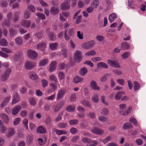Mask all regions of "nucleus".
Masks as SVG:
<instances>
[{
  "label": "nucleus",
  "instance_id": "nucleus-1",
  "mask_svg": "<svg viewBox=\"0 0 146 146\" xmlns=\"http://www.w3.org/2000/svg\"><path fill=\"white\" fill-rule=\"evenodd\" d=\"M95 43V41L94 40H92L83 43L82 46L83 48L85 49H89L92 48L94 46Z\"/></svg>",
  "mask_w": 146,
  "mask_h": 146
},
{
  "label": "nucleus",
  "instance_id": "nucleus-2",
  "mask_svg": "<svg viewBox=\"0 0 146 146\" xmlns=\"http://www.w3.org/2000/svg\"><path fill=\"white\" fill-rule=\"evenodd\" d=\"M27 54L28 57L32 60L36 59L38 56L35 51L31 50H29L27 51Z\"/></svg>",
  "mask_w": 146,
  "mask_h": 146
},
{
  "label": "nucleus",
  "instance_id": "nucleus-3",
  "mask_svg": "<svg viewBox=\"0 0 146 146\" xmlns=\"http://www.w3.org/2000/svg\"><path fill=\"white\" fill-rule=\"evenodd\" d=\"M11 72L12 71L11 69L9 68L7 69L6 70L4 74L1 77V80L3 81L7 80L11 74Z\"/></svg>",
  "mask_w": 146,
  "mask_h": 146
},
{
  "label": "nucleus",
  "instance_id": "nucleus-4",
  "mask_svg": "<svg viewBox=\"0 0 146 146\" xmlns=\"http://www.w3.org/2000/svg\"><path fill=\"white\" fill-rule=\"evenodd\" d=\"M82 57L81 51L78 50L76 51L74 54V59L76 62H79L82 60Z\"/></svg>",
  "mask_w": 146,
  "mask_h": 146
},
{
  "label": "nucleus",
  "instance_id": "nucleus-5",
  "mask_svg": "<svg viewBox=\"0 0 146 146\" xmlns=\"http://www.w3.org/2000/svg\"><path fill=\"white\" fill-rule=\"evenodd\" d=\"M35 66V64L34 62L31 61H27L25 64V68L27 70H30L34 68Z\"/></svg>",
  "mask_w": 146,
  "mask_h": 146
},
{
  "label": "nucleus",
  "instance_id": "nucleus-6",
  "mask_svg": "<svg viewBox=\"0 0 146 146\" xmlns=\"http://www.w3.org/2000/svg\"><path fill=\"white\" fill-rule=\"evenodd\" d=\"M20 100V98L18 93L15 92H14L13 95V100L12 102V104H14Z\"/></svg>",
  "mask_w": 146,
  "mask_h": 146
},
{
  "label": "nucleus",
  "instance_id": "nucleus-7",
  "mask_svg": "<svg viewBox=\"0 0 146 146\" xmlns=\"http://www.w3.org/2000/svg\"><path fill=\"white\" fill-rule=\"evenodd\" d=\"M108 63L111 66L116 68L120 67V66L119 65L118 62L116 61L108 60Z\"/></svg>",
  "mask_w": 146,
  "mask_h": 146
},
{
  "label": "nucleus",
  "instance_id": "nucleus-8",
  "mask_svg": "<svg viewBox=\"0 0 146 146\" xmlns=\"http://www.w3.org/2000/svg\"><path fill=\"white\" fill-rule=\"evenodd\" d=\"M91 131L93 133L98 135L102 134L104 131L103 130L97 127H94L92 129Z\"/></svg>",
  "mask_w": 146,
  "mask_h": 146
},
{
  "label": "nucleus",
  "instance_id": "nucleus-9",
  "mask_svg": "<svg viewBox=\"0 0 146 146\" xmlns=\"http://www.w3.org/2000/svg\"><path fill=\"white\" fill-rule=\"evenodd\" d=\"M90 86L91 88L95 90H99L100 89V87L97 85L96 82L94 80H92L90 84Z\"/></svg>",
  "mask_w": 146,
  "mask_h": 146
},
{
  "label": "nucleus",
  "instance_id": "nucleus-10",
  "mask_svg": "<svg viewBox=\"0 0 146 146\" xmlns=\"http://www.w3.org/2000/svg\"><path fill=\"white\" fill-rule=\"evenodd\" d=\"M59 11L58 7L55 6H53L50 9V13L53 15H55L58 14Z\"/></svg>",
  "mask_w": 146,
  "mask_h": 146
},
{
  "label": "nucleus",
  "instance_id": "nucleus-11",
  "mask_svg": "<svg viewBox=\"0 0 146 146\" xmlns=\"http://www.w3.org/2000/svg\"><path fill=\"white\" fill-rule=\"evenodd\" d=\"M37 132L40 134H45L46 133V128L43 126H39L37 128Z\"/></svg>",
  "mask_w": 146,
  "mask_h": 146
},
{
  "label": "nucleus",
  "instance_id": "nucleus-12",
  "mask_svg": "<svg viewBox=\"0 0 146 146\" xmlns=\"http://www.w3.org/2000/svg\"><path fill=\"white\" fill-rule=\"evenodd\" d=\"M21 107L20 105H18L14 108L12 110L13 115H16L21 110Z\"/></svg>",
  "mask_w": 146,
  "mask_h": 146
},
{
  "label": "nucleus",
  "instance_id": "nucleus-13",
  "mask_svg": "<svg viewBox=\"0 0 146 146\" xmlns=\"http://www.w3.org/2000/svg\"><path fill=\"white\" fill-rule=\"evenodd\" d=\"M66 90L64 89H62L60 90L58 92L57 94V100H60L64 96Z\"/></svg>",
  "mask_w": 146,
  "mask_h": 146
},
{
  "label": "nucleus",
  "instance_id": "nucleus-14",
  "mask_svg": "<svg viewBox=\"0 0 146 146\" xmlns=\"http://www.w3.org/2000/svg\"><path fill=\"white\" fill-rule=\"evenodd\" d=\"M0 117L5 123L6 124L8 123L9 119L7 115L3 113H1L0 114Z\"/></svg>",
  "mask_w": 146,
  "mask_h": 146
},
{
  "label": "nucleus",
  "instance_id": "nucleus-15",
  "mask_svg": "<svg viewBox=\"0 0 146 146\" xmlns=\"http://www.w3.org/2000/svg\"><path fill=\"white\" fill-rule=\"evenodd\" d=\"M31 23L30 21L23 20L22 21L21 23V24L22 26L24 27L29 28L30 27Z\"/></svg>",
  "mask_w": 146,
  "mask_h": 146
},
{
  "label": "nucleus",
  "instance_id": "nucleus-16",
  "mask_svg": "<svg viewBox=\"0 0 146 146\" xmlns=\"http://www.w3.org/2000/svg\"><path fill=\"white\" fill-rule=\"evenodd\" d=\"M121 49L123 50H128L130 46V45L126 42H123L121 44Z\"/></svg>",
  "mask_w": 146,
  "mask_h": 146
},
{
  "label": "nucleus",
  "instance_id": "nucleus-17",
  "mask_svg": "<svg viewBox=\"0 0 146 146\" xmlns=\"http://www.w3.org/2000/svg\"><path fill=\"white\" fill-rule=\"evenodd\" d=\"M70 7L69 4L67 2H63L61 6V9L63 10H67Z\"/></svg>",
  "mask_w": 146,
  "mask_h": 146
},
{
  "label": "nucleus",
  "instance_id": "nucleus-18",
  "mask_svg": "<svg viewBox=\"0 0 146 146\" xmlns=\"http://www.w3.org/2000/svg\"><path fill=\"white\" fill-rule=\"evenodd\" d=\"M33 139V136L32 135H28L26 137V142L27 144L28 145H30L32 143Z\"/></svg>",
  "mask_w": 146,
  "mask_h": 146
},
{
  "label": "nucleus",
  "instance_id": "nucleus-19",
  "mask_svg": "<svg viewBox=\"0 0 146 146\" xmlns=\"http://www.w3.org/2000/svg\"><path fill=\"white\" fill-rule=\"evenodd\" d=\"M46 47V44L44 42H42L38 44L37 48L39 49L42 50L44 49Z\"/></svg>",
  "mask_w": 146,
  "mask_h": 146
},
{
  "label": "nucleus",
  "instance_id": "nucleus-20",
  "mask_svg": "<svg viewBox=\"0 0 146 146\" xmlns=\"http://www.w3.org/2000/svg\"><path fill=\"white\" fill-rule=\"evenodd\" d=\"M117 17V15L115 13H113L110 14L109 17V20L110 22L111 23H112L114 21L115 19Z\"/></svg>",
  "mask_w": 146,
  "mask_h": 146
},
{
  "label": "nucleus",
  "instance_id": "nucleus-21",
  "mask_svg": "<svg viewBox=\"0 0 146 146\" xmlns=\"http://www.w3.org/2000/svg\"><path fill=\"white\" fill-rule=\"evenodd\" d=\"M23 56V54L22 52L21 51H20L15 54L14 56V58L16 61H17L19 59L21 58Z\"/></svg>",
  "mask_w": 146,
  "mask_h": 146
},
{
  "label": "nucleus",
  "instance_id": "nucleus-22",
  "mask_svg": "<svg viewBox=\"0 0 146 146\" xmlns=\"http://www.w3.org/2000/svg\"><path fill=\"white\" fill-rule=\"evenodd\" d=\"M7 0H0V6L2 8H5L8 5Z\"/></svg>",
  "mask_w": 146,
  "mask_h": 146
},
{
  "label": "nucleus",
  "instance_id": "nucleus-23",
  "mask_svg": "<svg viewBox=\"0 0 146 146\" xmlns=\"http://www.w3.org/2000/svg\"><path fill=\"white\" fill-rule=\"evenodd\" d=\"M124 94V92L122 91L117 92L115 95V98L116 100H119L122 96V95Z\"/></svg>",
  "mask_w": 146,
  "mask_h": 146
},
{
  "label": "nucleus",
  "instance_id": "nucleus-24",
  "mask_svg": "<svg viewBox=\"0 0 146 146\" xmlns=\"http://www.w3.org/2000/svg\"><path fill=\"white\" fill-rule=\"evenodd\" d=\"M48 37L50 40L51 41H54L56 38V35L52 32H49Z\"/></svg>",
  "mask_w": 146,
  "mask_h": 146
},
{
  "label": "nucleus",
  "instance_id": "nucleus-25",
  "mask_svg": "<svg viewBox=\"0 0 146 146\" xmlns=\"http://www.w3.org/2000/svg\"><path fill=\"white\" fill-rule=\"evenodd\" d=\"M15 133V131L14 129L12 128H10L7 135V136L8 137H10L13 136Z\"/></svg>",
  "mask_w": 146,
  "mask_h": 146
},
{
  "label": "nucleus",
  "instance_id": "nucleus-26",
  "mask_svg": "<svg viewBox=\"0 0 146 146\" xmlns=\"http://www.w3.org/2000/svg\"><path fill=\"white\" fill-rule=\"evenodd\" d=\"M10 99V98L8 97L4 99V100L2 102L1 106V108H2L4 107L6 104L9 102Z\"/></svg>",
  "mask_w": 146,
  "mask_h": 146
},
{
  "label": "nucleus",
  "instance_id": "nucleus-27",
  "mask_svg": "<svg viewBox=\"0 0 146 146\" xmlns=\"http://www.w3.org/2000/svg\"><path fill=\"white\" fill-rule=\"evenodd\" d=\"M98 67H102L104 68L107 69L108 68V65L106 63L102 62H99L97 64Z\"/></svg>",
  "mask_w": 146,
  "mask_h": 146
},
{
  "label": "nucleus",
  "instance_id": "nucleus-28",
  "mask_svg": "<svg viewBox=\"0 0 146 146\" xmlns=\"http://www.w3.org/2000/svg\"><path fill=\"white\" fill-rule=\"evenodd\" d=\"M56 61H53L51 63L50 65L49 71L52 72L55 69L56 66Z\"/></svg>",
  "mask_w": 146,
  "mask_h": 146
},
{
  "label": "nucleus",
  "instance_id": "nucleus-29",
  "mask_svg": "<svg viewBox=\"0 0 146 146\" xmlns=\"http://www.w3.org/2000/svg\"><path fill=\"white\" fill-rule=\"evenodd\" d=\"M83 80V78H81L78 76H77L74 79L73 82L75 83H77L82 81Z\"/></svg>",
  "mask_w": 146,
  "mask_h": 146
},
{
  "label": "nucleus",
  "instance_id": "nucleus-30",
  "mask_svg": "<svg viewBox=\"0 0 146 146\" xmlns=\"http://www.w3.org/2000/svg\"><path fill=\"white\" fill-rule=\"evenodd\" d=\"M87 70L85 67H83L79 71V73L82 76H84L87 72Z\"/></svg>",
  "mask_w": 146,
  "mask_h": 146
},
{
  "label": "nucleus",
  "instance_id": "nucleus-31",
  "mask_svg": "<svg viewBox=\"0 0 146 146\" xmlns=\"http://www.w3.org/2000/svg\"><path fill=\"white\" fill-rule=\"evenodd\" d=\"M99 4L98 0H94L91 3V5L94 8H96Z\"/></svg>",
  "mask_w": 146,
  "mask_h": 146
},
{
  "label": "nucleus",
  "instance_id": "nucleus-32",
  "mask_svg": "<svg viewBox=\"0 0 146 146\" xmlns=\"http://www.w3.org/2000/svg\"><path fill=\"white\" fill-rule=\"evenodd\" d=\"M110 74H106L102 76L100 78V81L101 82H104L106 81L108 77L110 76Z\"/></svg>",
  "mask_w": 146,
  "mask_h": 146
},
{
  "label": "nucleus",
  "instance_id": "nucleus-33",
  "mask_svg": "<svg viewBox=\"0 0 146 146\" xmlns=\"http://www.w3.org/2000/svg\"><path fill=\"white\" fill-rule=\"evenodd\" d=\"M133 127L132 125L129 123H125L123 125V128L124 129H127Z\"/></svg>",
  "mask_w": 146,
  "mask_h": 146
},
{
  "label": "nucleus",
  "instance_id": "nucleus-34",
  "mask_svg": "<svg viewBox=\"0 0 146 146\" xmlns=\"http://www.w3.org/2000/svg\"><path fill=\"white\" fill-rule=\"evenodd\" d=\"M3 122L0 120V128L1 129V133H4L6 131L7 128L3 124Z\"/></svg>",
  "mask_w": 146,
  "mask_h": 146
},
{
  "label": "nucleus",
  "instance_id": "nucleus-35",
  "mask_svg": "<svg viewBox=\"0 0 146 146\" xmlns=\"http://www.w3.org/2000/svg\"><path fill=\"white\" fill-rule=\"evenodd\" d=\"M9 31L10 36L11 37L13 36L17 33L16 30L12 28H10L9 29Z\"/></svg>",
  "mask_w": 146,
  "mask_h": 146
},
{
  "label": "nucleus",
  "instance_id": "nucleus-36",
  "mask_svg": "<svg viewBox=\"0 0 146 146\" xmlns=\"http://www.w3.org/2000/svg\"><path fill=\"white\" fill-rule=\"evenodd\" d=\"M134 86L133 87V88L135 91L139 90L140 88V85L137 81H135L133 82Z\"/></svg>",
  "mask_w": 146,
  "mask_h": 146
},
{
  "label": "nucleus",
  "instance_id": "nucleus-37",
  "mask_svg": "<svg viewBox=\"0 0 146 146\" xmlns=\"http://www.w3.org/2000/svg\"><path fill=\"white\" fill-rule=\"evenodd\" d=\"M75 108L74 106L69 105L66 107V110L69 112H72L74 111Z\"/></svg>",
  "mask_w": 146,
  "mask_h": 146
},
{
  "label": "nucleus",
  "instance_id": "nucleus-38",
  "mask_svg": "<svg viewBox=\"0 0 146 146\" xmlns=\"http://www.w3.org/2000/svg\"><path fill=\"white\" fill-rule=\"evenodd\" d=\"M15 40L16 43L19 45H21L23 43L22 39L20 37L16 38L15 39Z\"/></svg>",
  "mask_w": 146,
  "mask_h": 146
},
{
  "label": "nucleus",
  "instance_id": "nucleus-39",
  "mask_svg": "<svg viewBox=\"0 0 146 146\" xmlns=\"http://www.w3.org/2000/svg\"><path fill=\"white\" fill-rule=\"evenodd\" d=\"M58 45V44L57 43L51 44L50 45V48L52 50H54L57 48Z\"/></svg>",
  "mask_w": 146,
  "mask_h": 146
},
{
  "label": "nucleus",
  "instance_id": "nucleus-40",
  "mask_svg": "<svg viewBox=\"0 0 146 146\" xmlns=\"http://www.w3.org/2000/svg\"><path fill=\"white\" fill-rule=\"evenodd\" d=\"M81 103L84 106L88 107H90L91 106V105L90 104V102L86 100H84L82 101Z\"/></svg>",
  "mask_w": 146,
  "mask_h": 146
},
{
  "label": "nucleus",
  "instance_id": "nucleus-41",
  "mask_svg": "<svg viewBox=\"0 0 146 146\" xmlns=\"http://www.w3.org/2000/svg\"><path fill=\"white\" fill-rule=\"evenodd\" d=\"M130 55L129 52H125L121 55L122 57L124 59H126Z\"/></svg>",
  "mask_w": 146,
  "mask_h": 146
},
{
  "label": "nucleus",
  "instance_id": "nucleus-42",
  "mask_svg": "<svg viewBox=\"0 0 146 146\" xmlns=\"http://www.w3.org/2000/svg\"><path fill=\"white\" fill-rule=\"evenodd\" d=\"M42 86L43 88L46 87L48 84V82L44 79L42 80L41 81Z\"/></svg>",
  "mask_w": 146,
  "mask_h": 146
},
{
  "label": "nucleus",
  "instance_id": "nucleus-43",
  "mask_svg": "<svg viewBox=\"0 0 146 146\" xmlns=\"http://www.w3.org/2000/svg\"><path fill=\"white\" fill-rule=\"evenodd\" d=\"M92 100L94 102H97L99 100L98 96L97 95H95L93 96L92 97Z\"/></svg>",
  "mask_w": 146,
  "mask_h": 146
},
{
  "label": "nucleus",
  "instance_id": "nucleus-44",
  "mask_svg": "<svg viewBox=\"0 0 146 146\" xmlns=\"http://www.w3.org/2000/svg\"><path fill=\"white\" fill-rule=\"evenodd\" d=\"M98 119L101 122H104L106 121L107 118L105 117L100 116L98 117Z\"/></svg>",
  "mask_w": 146,
  "mask_h": 146
},
{
  "label": "nucleus",
  "instance_id": "nucleus-45",
  "mask_svg": "<svg viewBox=\"0 0 146 146\" xmlns=\"http://www.w3.org/2000/svg\"><path fill=\"white\" fill-rule=\"evenodd\" d=\"M108 112L109 111L107 109L104 108L102 110L101 114L102 115H107L108 114Z\"/></svg>",
  "mask_w": 146,
  "mask_h": 146
},
{
  "label": "nucleus",
  "instance_id": "nucleus-46",
  "mask_svg": "<svg viewBox=\"0 0 146 146\" xmlns=\"http://www.w3.org/2000/svg\"><path fill=\"white\" fill-rule=\"evenodd\" d=\"M96 54V52L94 50H92L88 51L85 53V55L87 56H93Z\"/></svg>",
  "mask_w": 146,
  "mask_h": 146
},
{
  "label": "nucleus",
  "instance_id": "nucleus-47",
  "mask_svg": "<svg viewBox=\"0 0 146 146\" xmlns=\"http://www.w3.org/2000/svg\"><path fill=\"white\" fill-rule=\"evenodd\" d=\"M48 60L47 59H44L43 60H41L39 63L40 66H44L46 64Z\"/></svg>",
  "mask_w": 146,
  "mask_h": 146
},
{
  "label": "nucleus",
  "instance_id": "nucleus-48",
  "mask_svg": "<svg viewBox=\"0 0 146 146\" xmlns=\"http://www.w3.org/2000/svg\"><path fill=\"white\" fill-rule=\"evenodd\" d=\"M36 15L40 19H42V20H44L45 19V17L44 15L42 13H37Z\"/></svg>",
  "mask_w": 146,
  "mask_h": 146
},
{
  "label": "nucleus",
  "instance_id": "nucleus-49",
  "mask_svg": "<svg viewBox=\"0 0 146 146\" xmlns=\"http://www.w3.org/2000/svg\"><path fill=\"white\" fill-rule=\"evenodd\" d=\"M7 44V41L5 39L3 38L0 40V45L3 46H6Z\"/></svg>",
  "mask_w": 146,
  "mask_h": 146
},
{
  "label": "nucleus",
  "instance_id": "nucleus-50",
  "mask_svg": "<svg viewBox=\"0 0 146 146\" xmlns=\"http://www.w3.org/2000/svg\"><path fill=\"white\" fill-rule=\"evenodd\" d=\"M10 21L8 19L5 21L2 24L3 25L7 27H9L10 25Z\"/></svg>",
  "mask_w": 146,
  "mask_h": 146
},
{
  "label": "nucleus",
  "instance_id": "nucleus-51",
  "mask_svg": "<svg viewBox=\"0 0 146 146\" xmlns=\"http://www.w3.org/2000/svg\"><path fill=\"white\" fill-rule=\"evenodd\" d=\"M30 103L31 105L34 106L36 103V100L33 98H31L30 99Z\"/></svg>",
  "mask_w": 146,
  "mask_h": 146
},
{
  "label": "nucleus",
  "instance_id": "nucleus-52",
  "mask_svg": "<svg viewBox=\"0 0 146 146\" xmlns=\"http://www.w3.org/2000/svg\"><path fill=\"white\" fill-rule=\"evenodd\" d=\"M28 9L30 10L33 12H34L35 11V8L34 6L29 5L28 6Z\"/></svg>",
  "mask_w": 146,
  "mask_h": 146
},
{
  "label": "nucleus",
  "instance_id": "nucleus-53",
  "mask_svg": "<svg viewBox=\"0 0 146 146\" xmlns=\"http://www.w3.org/2000/svg\"><path fill=\"white\" fill-rule=\"evenodd\" d=\"M102 58L99 57H92L91 58V60L94 62H96L97 61L102 60Z\"/></svg>",
  "mask_w": 146,
  "mask_h": 146
},
{
  "label": "nucleus",
  "instance_id": "nucleus-54",
  "mask_svg": "<svg viewBox=\"0 0 146 146\" xmlns=\"http://www.w3.org/2000/svg\"><path fill=\"white\" fill-rule=\"evenodd\" d=\"M78 122V121L76 119L70 120L69 121V123L70 125L77 124Z\"/></svg>",
  "mask_w": 146,
  "mask_h": 146
},
{
  "label": "nucleus",
  "instance_id": "nucleus-55",
  "mask_svg": "<svg viewBox=\"0 0 146 146\" xmlns=\"http://www.w3.org/2000/svg\"><path fill=\"white\" fill-rule=\"evenodd\" d=\"M131 109V108L130 107L129 108L128 110H126L125 112H124V113H123L121 112V111H119V113L121 114H123V115H127V114H128L130 112V110Z\"/></svg>",
  "mask_w": 146,
  "mask_h": 146
},
{
  "label": "nucleus",
  "instance_id": "nucleus-56",
  "mask_svg": "<svg viewBox=\"0 0 146 146\" xmlns=\"http://www.w3.org/2000/svg\"><path fill=\"white\" fill-rule=\"evenodd\" d=\"M111 136H108L106 137L105 139H103L102 140V142L104 143H106L110 141L111 139Z\"/></svg>",
  "mask_w": 146,
  "mask_h": 146
},
{
  "label": "nucleus",
  "instance_id": "nucleus-57",
  "mask_svg": "<svg viewBox=\"0 0 146 146\" xmlns=\"http://www.w3.org/2000/svg\"><path fill=\"white\" fill-rule=\"evenodd\" d=\"M79 137L78 135H76L73 137L71 140V141L73 143L76 142L79 138Z\"/></svg>",
  "mask_w": 146,
  "mask_h": 146
},
{
  "label": "nucleus",
  "instance_id": "nucleus-58",
  "mask_svg": "<svg viewBox=\"0 0 146 146\" xmlns=\"http://www.w3.org/2000/svg\"><path fill=\"white\" fill-rule=\"evenodd\" d=\"M30 13L28 11H26L25 12V14L24 15V18L25 19H27L30 17Z\"/></svg>",
  "mask_w": 146,
  "mask_h": 146
},
{
  "label": "nucleus",
  "instance_id": "nucleus-59",
  "mask_svg": "<svg viewBox=\"0 0 146 146\" xmlns=\"http://www.w3.org/2000/svg\"><path fill=\"white\" fill-rule=\"evenodd\" d=\"M129 121L132 123H133L134 125H137V122L135 118L131 117Z\"/></svg>",
  "mask_w": 146,
  "mask_h": 146
},
{
  "label": "nucleus",
  "instance_id": "nucleus-60",
  "mask_svg": "<svg viewBox=\"0 0 146 146\" xmlns=\"http://www.w3.org/2000/svg\"><path fill=\"white\" fill-rule=\"evenodd\" d=\"M19 18V13L16 12L15 15V17L13 18V20L14 22H16L18 20Z\"/></svg>",
  "mask_w": 146,
  "mask_h": 146
},
{
  "label": "nucleus",
  "instance_id": "nucleus-61",
  "mask_svg": "<svg viewBox=\"0 0 146 146\" xmlns=\"http://www.w3.org/2000/svg\"><path fill=\"white\" fill-rule=\"evenodd\" d=\"M84 64L90 66L91 67H93L94 66L93 63L90 60H87L85 61L84 63Z\"/></svg>",
  "mask_w": 146,
  "mask_h": 146
},
{
  "label": "nucleus",
  "instance_id": "nucleus-62",
  "mask_svg": "<svg viewBox=\"0 0 146 146\" xmlns=\"http://www.w3.org/2000/svg\"><path fill=\"white\" fill-rule=\"evenodd\" d=\"M26 88L24 87H22L20 89V92L21 94H24L26 92Z\"/></svg>",
  "mask_w": 146,
  "mask_h": 146
},
{
  "label": "nucleus",
  "instance_id": "nucleus-63",
  "mask_svg": "<svg viewBox=\"0 0 146 146\" xmlns=\"http://www.w3.org/2000/svg\"><path fill=\"white\" fill-rule=\"evenodd\" d=\"M67 124L66 123H60L59 124V127L62 128H64L67 126Z\"/></svg>",
  "mask_w": 146,
  "mask_h": 146
},
{
  "label": "nucleus",
  "instance_id": "nucleus-64",
  "mask_svg": "<svg viewBox=\"0 0 146 146\" xmlns=\"http://www.w3.org/2000/svg\"><path fill=\"white\" fill-rule=\"evenodd\" d=\"M67 49L65 48H63L62 49V55L65 57H67Z\"/></svg>",
  "mask_w": 146,
  "mask_h": 146
}]
</instances>
